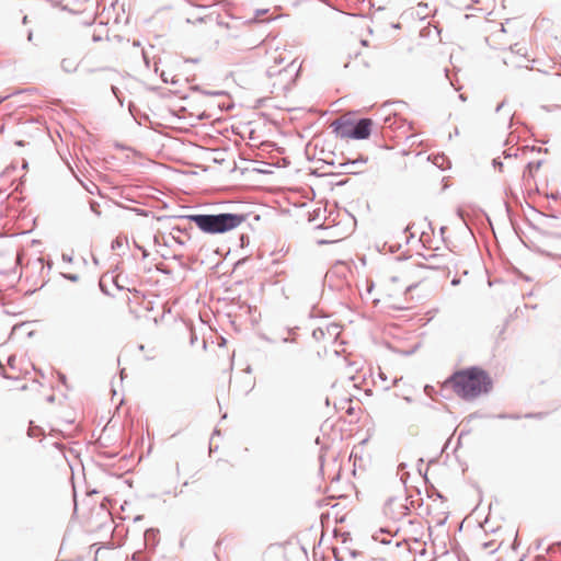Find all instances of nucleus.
Segmentation results:
<instances>
[{
    "label": "nucleus",
    "instance_id": "obj_1",
    "mask_svg": "<svg viewBox=\"0 0 561 561\" xmlns=\"http://www.w3.org/2000/svg\"><path fill=\"white\" fill-rule=\"evenodd\" d=\"M449 382L454 391L462 399H474L482 392H488L491 386L489 376L477 367L455 373Z\"/></svg>",
    "mask_w": 561,
    "mask_h": 561
},
{
    "label": "nucleus",
    "instance_id": "obj_2",
    "mask_svg": "<svg viewBox=\"0 0 561 561\" xmlns=\"http://www.w3.org/2000/svg\"><path fill=\"white\" fill-rule=\"evenodd\" d=\"M183 218L194 222L205 233L217 234L239 227L247 220V215L231 213L193 214L186 215Z\"/></svg>",
    "mask_w": 561,
    "mask_h": 561
},
{
    "label": "nucleus",
    "instance_id": "obj_3",
    "mask_svg": "<svg viewBox=\"0 0 561 561\" xmlns=\"http://www.w3.org/2000/svg\"><path fill=\"white\" fill-rule=\"evenodd\" d=\"M405 502L407 497L403 496L388 499L383 506V514L392 520H401L410 512Z\"/></svg>",
    "mask_w": 561,
    "mask_h": 561
},
{
    "label": "nucleus",
    "instance_id": "obj_4",
    "mask_svg": "<svg viewBox=\"0 0 561 561\" xmlns=\"http://www.w3.org/2000/svg\"><path fill=\"white\" fill-rule=\"evenodd\" d=\"M297 70L295 60L289 61L288 58L282 53L274 57V65L270 66L266 70L268 77L282 76L288 71Z\"/></svg>",
    "mask_w": 561,
    "mask_h": 561
},
{
    "label": "nucleus",
    "instance_id": "obj_5",
    "mask_svg": "<svg viewBox=\"0 0 561 561\" xmlns=\"http://www.w3.org/2000/svg\"><path fill=\"white\" fill-rule=\"evenodd\" d=\"M373 121L370 118H359L352 121V139H367L371 133Z\"/></svg>",
    "mask_w": 561,
    "mask_h": 561
},
{
    "label": "nucleus",
    "instance_id": "obj_6",
    "mask_svg": "<svg viewBox=\"0 0 561 561\" xmlns=\"http://www.w3.org/2000/svg\"><path fill=\"white\" fill-rule=\"evenodd\" d=\"M333 130L341 138H351L352 139V121L350 119H336L332 123Z\"/></svg>",
    "mask_w": 561,
    "mask_h": 561
},
{
    "label": "nucleus",
    "instance_id": "obj_7",
    "mask_svg": "<svg viewBox=\"0 0 561 561\" xmlns=\"http://www.w3.org/2000/svg\"><path fill=\"white\" fill-rule=\"evenodd\" d=\"M366 162H367V158L360 157L355 160H347V161L341 163L340 165L345 173L356 174V173L362 172V168Z\"/></svg>",
    "mask_w": 561,
    "mask_h": 561
},
{
    "label": "nucleus",
    "instance_id": "obj_8",
    "mask_svg": "<svg viewBox=\"0 0 561 561\" xmlns=\"http://www.w3.org/2000/svg\"><path fill=\"white\" fill-rule=\"evenodd\" d=\"M345 554H348L352 559H355L358 554L356 550H351L347 547H342L341 549H334V556L337 561L345 560Z\"/></svg>",
    "mask_w": 561,
    "mask_h": 561
},
{
    "label": "nucleus",
    "instance_id": "obj_9",
    "mask_svg": "<svg viewBox=\"0 0 561 561\" xmlns=\"http://www.w3.org/2000/svg\"><path fill=\"white\" fill-rule=\"evenodd\" d=\"M61 68L66 71V72H73L76 69H77V64L75 60L70 59V58H64L61 60Z\"/></svg>",
    "mask_w": 561,
    "mask_h": 561
},
{
    "label": "nucleus",
    "instance_id": "obj_10",
    "mask_svg": "<svg viewBox=\"0 0 561 561\" xmlns=\"http://www.w3.org/2000/svg\"><path fill=\"white\" fill-rule=\"evenodd\" d=\"M43 434V430L38 426L33 425V422L30 423V427L27 431V435L30 437H37Z\"/></svg>",
    "mask_w": 561,
    "mask_h": 561
},
{
    "label": "nucleus",
    "instance_id": "obj_11",
    "mask_svg": "<svg viewBox=\"0 0 561 561\" xmlns=\"http://www.w3.org/2000/svg\"><path fill=\"white\" fill-rule=\"evenodd\" d=\"M89 205H90V209H91L92 213H94L96 216L101 215L100 204L98 202L90 201Z\"/></svg>",
    "mask_w": 561,
    "mask_h": 561
},
{
    "label": "nucleus",
    "instance_id": "obj_12",
    "mask_svg": "<svg viewBox=\"0 0 561 561\" xmlns=\"http://www.w3.org/2000/svg\"><path fill=\"white\" fill-rule=\"evenodd\" d=\"M546 416V413L543 412H537V413H526L524 417L526 419H538L541 420Z\"/></svg>",
    "mask_w": 561,
    "mask_h": 561
},
{
    "label": "nucleus",
    "instance_id": "obj_13",
    "mask_svg": "<svg viewBox=\"0 0 561 561\" xmlns=\"http://www.w3.org/2000/svg\"><path fill=\"white\" fill-rule=\"evenodd\" d=\"M122 247H123V241L119 238H116L115 240H113V242H112L113 250L121 249Z\"/></svg>",
    "mask_w": 561,
    "mask_h": 561
},
{
    "label": "nucleus",
    "instance_id": "obj_14",
    "mask_svg": "<svg viewBox=\"0 0 561 561\" xmlns=\"http://www.w3.org/2000/svg\"><path fill=\"white\" fill-rule=\"evenodd\" d=\"M499 419H511V420H518L520 415L518 414H499Z\"/></svg>",
    "mask_w": 561,
    "mask_h": 561
},
{
    "label": "nucleus",
    "instance_id": "obj_15",
    "mask_svg": "<svg viewBox=\"0 0 561 561\" xmlns=\"http://www.w3.org/2000/svg\"><path fill=\"white\" fill-rule=\"evenodd\" d=\"M84 187L90 194H94V191H99V187L94 183H91L89 186Z\"/></svg>",
    "mask_w": 561,
    "mask_h": 561
},
{
    "label": "nucleus",
    "instance_id": "obj_16",
    "mask_svg": "<svg viewBox=\"0 0 561 561\" xmlns=\"http://www.w3.org/2000/svg\"><path fill=\"white\" fill-rule=\"evenodd\" d=\"M64 277L71 282H77L79 279V276L77 274H65Z\"/></svg>",
    "mask_w": 561,
    "mask_h": 561
},
{
    "label": "nucleus",
    "instance_id": "obj_17",
    "mask_svg": "<svg viewBox=\"0 0 561 561\" xmlns=\"http://www.w3.org/2000/svg\"><path fill=\"white\" fill-rule=\"evenodd\" d=\"M493 165L497 167L500 170H502V168H503V163L497 159L493 160Z\"/></svg>",
    "mask_w": 561,
    "mask_h": 561
},
{
    "label": "nucleus",
    "instance_id": "obj_18",
    "mask_svg": "<svg viewBox=\"0 0 561 561\" xmlns=\"http://www.w3.org/2000/svg\"><path fill=\"white\" fill-rule=\"evenodd\" d=\"M137 248L141 251L142 257H147L148 256L149 253H148V251L145 248H142L140 245H137Z\"/></svg>",
    "mask_w": 561,
    "mask_h": 561
},
{
    "label": "nucleus",
    "instance_id": "obj_19",
    "mask_svg": "<svg viewBox=\"0 0 561 561\" xmlns=\"http://www.w3.org/2000/svg\"><path fill=\"white\" fill-rule=\"evenodd\" d=\"M62 260L66 262H72V257L66 253L62 254Z\"/></svg>",
    "mask_w": 561,
    "mask_h": 561
},
{
    "label": "nucleus",
    "instance_id": "obj_20",
    "mask_svg": "<svg viewBox=\"0 0 561 561\" xmlns=\"http://www.w3.org/2000/svg\"><path fill=\"white\" fill-rule=\"evenodd\" d=\"M14 360H15V356H13V355H12V356H10V357L8 358V364H9L11 367H13V362H14Z\"/></svg>",
    "mask_w": 561,
    "mask_h": 561
},
{
    "label": "nucleus",
    "instance_id": "obj_21",
    "mask_svg": "<svg viewBox=\"0 0 561 561\" xmlns=\"http://www.w3.org/2000/svg\"><path fill=\"white\" fill-rule=\"evenodd\" d=\"M503 106H504V101H503V102H501V103L496 106L495 111H496V112H500V111L502 110V107H503Z\"/></svg>",
    "mask_w": 561,
    "mask_h": 561
},
{
    "label": "nucleus",
    "instance_id": "obj_22",
    "mask_svg": "<svg viewBox=\"0 0 561 561\" xmlns=\"http://www.w3.org/2000/svg\"><path fill=\"white\" fill-rule=\"evenodd\" d=\"M111 90L117 96L118 89L116 87L112 85Z\"/></svg>",
    "mask_w": 561,
    "mask_h": 561
},
{
    "label": "nucleus",
    "instance_id": "obj_23",
    "mask_svg": "<svg viewBox=\"0 0 561 561\" xmlns=\"http://www.w3.org/2000/svg\"><path fill=\"white\" fill-rule=\"evenodd\" d=\"M458 284H459V279H458V278H454V279L451 280V285H453V286H456V285H458Z\"/></svg>",
    "mask_w": 561,
    "mask_h": 561
},
{
    "label": "nucleus",
    "instance_id": "obj_24",
    "mask_svg": "<svg viewBox=\"0 0 561 561\" xmlns=\"http://www.w3.org/2000/svg\"><path fill=\"white\" fill-rule=\"evenodd\" d=\"M59 379H60L62 382H65V380H66V376H65L64 374H59Z\"/></svg>",
    "mask_w": 561,
    "mask_h": 561
},
{
    "label": "nucleus",
    "instance_id": "obj_25",
    "mask_svg": "<svg viewBox=\"0 0 561 561\" xmlns=\"http://www.w3.org/2000/svg\"><path fill=\"white\" fill-rule=\"evenodd\" d=\"M404 468H405V463H403V462L400 463L399 467H398L399 470H403Z\"/></svg>",
    "mask_w": 561,
    "mask_h": 561
},
{
    "label": "nucleus",
    "instance_id": "obj_26",
    "mask_svg": "<svg viewBox=\"0 0 561 561\" xmlns=\"http://www.w3.org/2000/svg\"><path fill=\"white\" fill-rule=\"evenodd\" d=\"M26 389H27V386H26V385H23V386H21V387H20V390H21V391H25Z\"/></svg>",
    "mask_w": 561,
    "mask_h": 561
},
{
    "label": "nucleus",
    "instance_id": "obj_27",
    "mask_svg": "<svg viewBox=\"0 0 561 561\" xmlns=\"http://www.w3.org/2000/svg\"><path fill=\"white\" fill-rule=\"evenodd\" d=\"M541 165V162H537L536 165H534V169H539Z\"/></svg>",
    "mask_w": 561,
    "mask_h": 561
},
{
    "label": "nucleus",
    "instance_id": "obj_28",
    "mask_svg": "<svg viewBox=\"0 0 561 561\" xmlns=\"http://www.w3.org/2000/svg\"><path fill=\"white\" fill-rule=\"evenodd\" d=\"M541 165V162H537L536 165H534V169H539Z\"/></svg>",
    "mask_w": 561,
    "mask_h": 561
},
{
    "label": "nucleus",
    "instance_id": "obj_29",
    "mask_svg": "<svg viewBox=\"0 0 561 561\" xmlns=\"http://www.w3.org/2000/svg\"><path fill=\"white\" fill-rule=\"evenodd\" d=\"M291 341H293V340H290V339H288V337L283 339V342H284V343L291 342Z\"/></svg>",
    "mask_w": 561,
    "mask_h": 561
},
{
    "label": "nucleus",
    "instance_id": "obj_30",
    "mask_svg": "<svg viewBox=\"0 0 561 561\" xmlns=\"http://www.w3.org/2000/svg\"><path fill=\"white\" fill-rule=\"evenodd\" d=\"M227 27H228L229 30H232V28H234V27H236V25H234V24H233V25L227 24Z\"/></svg>",
    "mask_w": 561,
    "mask_h": 561
},
{
    "label": "nucleus",
    "instance_id": "obj_31",
    "mask_svg": "<svg viewBox=\"0 0 561 561\" xmlns=\"http://www.w3.org/2000/svg\"><path fill=\"white\" fill-rule=\"evenodd\" d=\"M27 38H28V41H32V39H33V34H32V33H28Z\"/></svg>",
    "mask_w": 561,
    "mask_h": 561
},
{
    "label": "nucleus",
    "instance_id": "obj_32",
    "mask_svg": "<svg viewBox=\"0 0 561 561\" xmlns=\"http://www.w3.org/2000/svg\"><path fill=\"white\" fill-rule=\"evenodd\" d=\"M18 146H23V141L22 140H19L15 142Z\"/></svg>",
    "mask_w": 561,
    "mask_h": 561
},
{
    "label": "nucleus",
    "instance_id": "obj_33",
    "mask_svg": "<svg viewBox=\"0 0 561 561\" xmlns=\"http://www.w3.org/2000/svg\"><path fill=\"white\" fill-rule=\"evenodd\" d=\"M434 495H437L438 497H442L439 492H434Z\"/></svg>",
    "mask_w": 561,
    "mask_h": 561
},
{
    "label": "nucleus",
    "instance_id": "obj_34",
    "mask_svg": "<svg viewBox=\"0 0 561 561\" xmlns=\"http://www.w3.org/2000/svg\"><path fill=\"white\" fill-rule=\"evenodd\" d=\"M434 495H437L438 497H442L439 492H434Z\"/></svg>",
    "mask_w": 561,
    "mask_h": 561
},
{
    "label": "nucleus",
    "instance_id": "obj_35",
    "mask_svg": "<svg viewBox=\"0 0 561 561\" xmlns=\"http://www.w3.org/2000/svg\"><path fill=\"white\" fill-rule=\"evenodd\" d=\"M2 376H3L4 378H10V376H8L5 373H2Z\"/></svg>",
    "mask_w": 561,
    "mask_h": 561
},
{
    "label": "nucleus",
    "instance_id": "obj_36",
    "mask_svg": "<svg viewBox=\"0 0 561 561\" xmlns=\"http://www.w3.org/2000/svg\"><path fill=\"white\" fill-rule=\"evenodd\" d=\"M458 215H459L460 217H462V211H461V210H458Z\"/></svg>",
    "mask_w": 561,
    "mask_h": 561
}]
</instances>
